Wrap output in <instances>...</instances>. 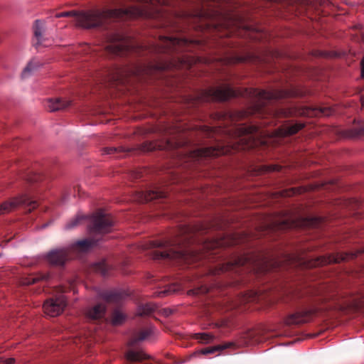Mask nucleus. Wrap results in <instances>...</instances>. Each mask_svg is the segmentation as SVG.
Listing matches in <instances>:
<instances>
[{
  "mask_svg": "<svg viewBox=\"0 0 364 364\" xmlns=\"http://www.w3.org/2000/svg\"><path fill=\"white\" fill-rule=\"evenodd\" d=\"M364 135V127L350 129L348 131V136L351 138Z\"/></svg>",
  "mask_w": 364,
  "mask_h": 364,
  "instance_id": "473e14b6",
  "label": "nucleus"
},
{
  "mask_svg": "<svg viewBox=\"0 0 364 364\" xmlns=\"http://www.w3.org/2000/svg\"><path fill=\"white\" fill-rule=\"evenodd\" d=\"M107 307L102 304H97L87 309L86 316L91 320H97L105 315Z\"/></svg>",
  "mask_w": 364,
  "mask_h": 364,
  "instance_id": "6ab92c4d",
  "label": "nucleus"
},
{
  "mask_svg": "<svg viewBox=\"0 0 364 364\" xmlns=\"http://www.w3.org/2000/svg\"><path fill=\"white\" fill-rule=\"evenodd\" d=\"M157 306L153 303H146L139 306L137 309V314L139 316L149 315L156 311Z\"/></svg>",
  "mask_w": 364,
  "mask_h": 364,
  "instance_id": "a878e982",
  "label": "nucleus"
},
{
  "mask_svg": "<svg viewBox=\"0 0 364 364\" xmlns=\"http://www.w3.org/2000/svg\"><path fill=\"white\" fill-rule=\"evenodd\" d=\"M249 94L252 97L255 103V109L257 112H261L272 101L284 99L291 95V92L288 90H275L267 91L258 89H252Z\"/></svg>",
  "mask_w": 364,
  "mask_h": 364,
  "instance_id": "423d86ee",
  "label": "nucleus"
},
{
  "mask_svg": "<svg viewBox=\"0 0 364 364\" xmlns=\"http://www.w3.org/2000/svg\"><path fill=\"white\" fill-rule=\"evenodd\" d=\"M232 344L230 343H225L223 345H216L214 346H208L205 348H203L200 350H198L196 351V354H201V355H210V354H216L219 355L220 353L229 348Z\"/></svg>",
  "mask_w": 364,
  "mask_h": 364,
  "instance_id": "412c9836",
  "label": "nucleus"
},
{
  "mask_svg": "<svg viewBox=\"0 0 364 364\" xmlns=\"http://www.w3.org/2000/svg\"><path fill=\"white\" fill-rule=\"evenodd\" d=\"M176 290L174 289H172L171 287H168L164 290L159 291L156 292L155 294H156L157 296L164 297V296L171 294L172 292H174Z\"/></svg>",
  "mask_w": 364,
  "mask_h": 364,
  "instance_id": "4c0bfd02",
  "label": "nucleus"
},
{
  "mask_svg": "<svg viewBox=\"0 0 364 364\" xmlns=\"http://www.w3.org/2000/svg\"><path fill=\"white\" fill-rule=\"evenodd\" d=\"M180 246V242L166 240L150 241L148 247L163 249L161 250H156L153 252L154 259H168L188 262V256L191 252L187 250L183 249Z\"/></svg>",
  "mask_w": 364,
  "mask_h": 364,
  "instance_id": "20e7f679",
  "label": "nucleus"
},
{
  "mask_svg": "<svg viewBox=\"0 0 364 364\" xmlns=\"http://www.w3.org/2000/svg\"><path fill=\"white\" fill-rule=\"evenodd\" d=\"M1 256H2V255H1V254H0V257H1Z\"/></svg>",
  "mask_w": 364,
  "mask_h": 364,
  "instance_id": "de8ad7c7",
  "label": "nucleus"
},
{
  "mask_svg": "<svg viewBox=\"0 0 364 364\" xmlns=\"http://www.w3.org/2000/svg\"><path fill=\"white\" fill-rule=\"evenodd\" d=\"M127 319L126 314L120 311L115 309L112 314L111 322L114 326L122 325Z\"/></svg>",
  "mask_w": 364,
  "mask_h": 364,
  "instance_id": "bb28decb",
  "label": "nucleus"
},
{
  "mask_svg": "<svg viewBox=\"0 0 364 364\" xmlns=\"http://www.w3.org/2000/svg\"><path fill=\"white\" fill-rule=\"evenodd\" d=\"M125 358L129 362H141L149 359L150 356L143 350H129L125 354Z\"/></svg>",
  "mask_w": 364,
  "mask_h": 364,
  "instance_id": "4be33fe9",
  "label": "nucleus"
},
{
  "mask_svg": "<svg viewBox=\"0 0 364 364\" xmlns=\"http://www.w3.org/2000/svg\"><path fill=\"white\" fill-rule=\"evenodd\" d=\"M52 278V275L50 273H38L30 278L28 279L27 284H33L35 283H37L40 281H48Z\"/></svg>",
  "mask_w": 364,
  "mask_h": 364,
  "instance_id": "cd10ccee",
  "label": "nucleus"
},
{
  "mask_svg": "<svg viewBox=\"0 0 364 364\" xmlns=\"http://www.w3.org/2000/svg\"><path fill=\"white\" fill-rule=\"evenodd\" d=\"M304 127V124L296 123L294 124H291L287 127L284 129L285 135H293L297 133L299 130L302 129Z\"/></svg>",
  "mask_w": 364,
  "mask_h": 364,
  "instance_id": "c756f323",
  "label": "nucleus"
},
{
  "mask_svg": "<svg viewBox=\"0 0 364 364\" xmlns=\"http://www.w3.org/2000/svg\"><path fill=\"white\" fill-rule=\"evenodd\" d=\"M263 168L265 172H279L282 170V166L278 164L264 166Z\"/></svg>",
  "mask_w": 364,
  "mask_h": 364,
  "instance_id": "e433bc0d",
  "label": "nucleus"
},
{
  "mask_svg": "<svg viewBox=\"0 0 364 364\" xmlns=\"http://www.w3.org/2000/svg\"><path fill=\"white\" fill-rule=\"evenodd\" d=\"M90 224L88 230L92 233H107L109 232L112 226L113 221L109 216L106 215L102 210L89 216Z\"/></svg>",
  "mask_w": 364,
  "mask_h": 364,
  "instance_id": "1a4fd4ad",
  "label": "nucleus"
},
{
  "mask_svg": "<svg viewBox=\"0 0 364 364\" xmlns=\"http://www.w3.org/2000/svg\"><path fill=\"white\" fill-rule=\"evenodd\" d=\"M67 305V299L64 294H60L47 299L43 304V310L47 315L55 317L60 315Z\"/></svg>",
  "mask_w": 364,
  "mask_h": 364,
  "instance_id": "f8f14e48",
  "label": "nucleus"
},
{
  "mask_svg": "<svg viewBox=\"0 0 364 364\" xmlns=\"http://www.w3.org/2000/svg\"><path fill=\"white\" fill-rule=\"evenodd\" d=\"M230 151L228 148L225 147H204L194 150L191 153V158L199 164L205 163L210 157H217L220 155L227 154Z\"/></svg>",
  "mask_w": 364,
  "mask_h": 364,
  "instance_id": "9b49d317",
  "label": "nucleus"
},
{
  "mask_svg": "<svg viewBox=\"0 0 364 364\" xmlns=\"http://www.w3.org/2000/svg\"><path fill=\"white\" fill-rule=\"evenodd\" d=\"M142 72H149V70H146L144 68H136L134 70H131L130 73H132V75L136 76H139Z\"/></svg>",
  "mask_w": 364,
  "mask_h": 364,
  "instance_id": "ea45409f",
  "label": "nucleus"
},
{
  "mask_svg": "<svg viewBox=\"0 0 364 364\" xmlns=\"http://www.w3.org/2000/svg\"><path fill=\"white\" fill-rule=\"evenodd\" d=\"M251 56L250 55H244V56H234L229 60V63H245L251 59Z\"/></svg>",
  "mask_w": 364,
  "mask_h": 364,
  "instance_id": "72a5a7b5",
  "label": "nucleus"
},
{
  "mask_svg": "<svg viewBox=\"0 0 364 364\" xmlns=\"http://www.w3.org/2000/svg\"><path fill=\"white\" fill-rule=\"evenodd\" d=\"M128 294L122 289L105 290L100 293V297L107 303L119 304L127 296Z\"/></svg>",
  "mask_w": 364,
  "mask_h": 364,
  "instance_id": "4468645a",
  "label": "nucleus"
},
{
  "mask_svg": "<svg viewBox=\"0 0 364 364\" xmlns=\"http://www.w3.org/2000/svg\"><path fill=\"white\" fill-rule=\"evenodd\" d=\"M71 105V102L62 98L49 99L47 108L50 112L64 109Z\"/></svg>",
  "mask_w": 364,
  "mask_h": 364,
  "instance_id": "aec40b11",
  "label": "nucleus"
},
{
  "mask_svg": "<svg viewBox=\"0 0 364 364\" xmlns=\"http://www.w3.org/2000/svg\"><path fill=\"white\" fill-rule=\"evenodd\" d=\"M126 151H127V150H125L122 146H119V147H114V146L105 147V148H104L102 149V154H107V155H115L117 154L124 153Z\"/></svg>",
  "mask_w": 364,
  "mask_h": 364,
  "instance_id": "2f4dec72",
  "label": "nucleus"
},
{
  "mask_svg": "<svg viewBox=\"0 0 364 364\" xmlns=\"http://www.w3.org/2000/svg\"><path fill=\"white\" fill-rule=\"evenodd\" d=\"M361 77L364 78V56L363 60H361Z\"/></svg>",
  "mask_w": 364,
  "mask_h": 364,
  "instance_id": "79ce46f5",
  "label": "nucleus"
},
{
  "mask_svg": "<svg viewBox=\"0 0 364 364\" xmlns=\"http://www.w3.org/2000/svg\"><path fill=\"white\" fill-rule=\"evenodd\" d=\"M328 299L326 297H320L316 299L309 304L298 309L295 313L289 314L285 319L287 325H299L309 322L312 317L316 314L325 311H328L333 308L332 306H326L319 307L321 303H325Z\"/></svg>",
  "mask_w": 364,
  "mask_h": 364,
  "instance_id": "39448f33",
  "label": "nucleus"
},
{
  "mask_svg": "<svg viewBox=\"0 0 364 364\" xmlns=\"http://www.w3.org/2000/svg\"><path fill=\"white\" fill-rule=\"evenodd\" d=\"M318 55L322 56V57H326V56H327V53L326 52H319Z\"/></svg>",
  "mask_w": 364,
  "mask_h": 364,
  "instance_id": "37998d69",
  "label": "nucleus"
},
{
  "mask_svg": "<svg viewBox=\"0 0 364 364\" xmlns=\"http://www.w3.org/2000/svg\"><path fill=\"white\" fill-rule=\"evenodd\" d=\"M321 222H322V218L315 217V218H311L309 223L310 225H312V226H318V225H320L321 223Z\"/></svg>",
  "mask_w": 364,
  "mask_h": 364,
  "instance_id": "58836bf2",
  "label": "nucleus"
},
{
  "mask_svg": "<svg viewBox=\"0 0 364 364\" xmlns=\"http://www.w3.org/2000/svg\"><path fill=\"white\" fill-rule=\"evenodd\" d=\"M15 363V359L13 358H0V364H14Z\"/></svg>",
  "mask_w": 364,
  "mask_h": 364,
  "instance_id": "a19ab883",
  "label": "nucleus"
},
{
  "mask_svg": "<svg viewBox=\"0 0 364 364\" xmlns=\"http://www.w3.org/2000/svg\"><path fill=\"white\" fill-rule=\"evenodd\" d=\"M214 336L209 333H198L194 335V338L202 343H211L214 340Z\"/></svg>",
  "mask_w": 364,
  "mask_h": 364,
  "instance_id": "c85d7f7f",
  "label": "nucleus"
},
{
  "mask_svg": "<svg viewBox=\"0 0 364 364\" xmlns=\"http://www.w3.org/2000/svg\"><path fill=\"white\" fill-rule=\"evenodd\" d=\"M36 66L33 65L32 62L28 63L26 67L23 69L21 77L23 78L27 77L32 70L35 69Z\"/></svg>",
  "mask_w": 364,
  "mask_h": 364,
  "instance_id": "c9c22d12",
  "label": "nucleus"
},
{
  "mask_svg": "<svg viewBox=\"0 0 364 364\" xmlns=\"http://www.w3.org/2000/svg\"><path fill=\"white\" fill-rule=\"evenodd\" d=\"M43 176L37 173H30L27 176V181L30 183H37L42 180Z\"/></svg>",
  "mask_w": 364,
  "mask_h": 364,
  "instance_id": "f704fd0d",
  "label": "nucleus"
},
{
  "mask_svg": "<svg viewBox=\"0 0 364 364\" xmlns=\"http://www.w3.org/2000/svg\"><path fill=\"white\" fill-rule=\"evenodd\" d=\"M95 266L96 270L100 272L103 277L109 275L110 267L105 261L100 262L97 263Z\"/></svg>",
  "mask_w": 364,
  "mask_h": 364,
  "instance_id": "7c9ffc66",
  "label": "nucleus"
},
{
  "mask_svg": "<svg viewBox=\"0 0 364 364\" xmlns=\"http://www.w3.org/2000/svg\"><path fill=\"white\" fill-rule=\"evenodd\" d=\"M23 205L28 208V211H31L38 206L37 201L32 200L27 195H21L16 198H13L9 201H5L0 205V215L10 212L14 208Z\"/></svg>",
  "mask_w": 364,
  "mask_h": 364,
  "instance_id": "9d476101",
  "label": "nucleus"
},
{
  "mask_svg": "<svg viewBox=\"0 0 364 364\" xmlns=\"http://www.w3.org/2000/svg\"><path fill=\"white\" fill-rule=\"evenodd\" d=\"M70 252V248L65 246L50 250L43 257L53 266L63 267L69 259Z\"/></svg>",
  "mask_w": 364,
  "mask_h": 364,
  "instance_id": "ddd939ff",
  "label": "nucleus"
},
{
  "mask_svg": "<svg viewBox=\"0 0 364 364\" xmlns=\"http://www.w3.org/2000/svg\"><path fill=\"white\" fill-rule=\"evenodd\" d=\"M191 43V42L186 38L163 36L159 43L151 46V52L167 53L171 58L164 63L155 65L154 69L164 70L176 67L178 63H185L183 58L175 57L174 55L186 51Z\"/></svg>",
  "mask_w": 364,
  "mask_h": 364,
  "instance_id": "f03ea898",
  "label": "nucleus"
},
{
  "mask_svg": "<svg viewBox=\"0 0 364 364\" xmlns=\"http://www.w3.org/2000/svg\"><path fill=\"white\" fill-rule=\"evenodd\" d=\"M136 178H139L141 177V173L139 172L136 173V175L134 176Z\"/></svg>",
  "mask_w": 364,
  "mask_h": 364,
  "instance_id": "c03bdc74",
  "label": "nucleus"
},
{
  "mask_svg": "<svg viewBox=\"0 0 364 364\" xmlns=\"http://www.w3.org/2000/svg\"><path fill=\"white\" fill-rule=\"evenodd\" d=\"M167 197V193L159 188L154 190H149L145 192L141 193L140 200L141 202H149L151 200L159 198H165Z\"/></svg>",
  "mask_w": 364,
  "mask_h": 364,
  "instance_id": "a211bd4d",
  "label": "nucleus"
},
{
  "mask_svg": "<svg viewBox=\"0 0 364 364\" xmlns=\"http://www.w3.org/2000/svg\"><path fill=\"white\" fill-rule=\"evenodd\" d=\"M125 74L119 68H109L102 77V80L112 82H120L123 80Z\"/></svg>",
  "mask_w": 364,
  "mask_h": 364,
  "instance_id": "f3484780",
  "label": "nucleus"
},
{
  "mask_svg": "<svg viewBox=\"0 0 364 364\" xmlns=\"http://www.w3.org/2000/svg\"><path fill=\"white\" fill-rule=\"evenodd\" d=\"M267 270L266 262H257L247 255H240L230 262L218 264L210 270V273L215 276L226 273L240 276L247 272L259 274Z\"/></svg>",
  "mask_w": 364,
  "mask_h": 364,
  "instance_id": "7ed1b4c3",
  "label": "nucleus"
},
{
  "mask_svg": "<svg viewBox=\"0 0 364 364\" xmlns=\"http://www.w3.org/2000/svg\"><path fill=\"white\" fill-rule=\"evenodd\" d=\"M154 327L149 326L136 331L134 333L133 337L129 341L128 346L133 347L138 343L148 339L154 334Z\"/></svg>",
  "mask_w": 364,
  "mask_h": 364,
  "instance_id": "dca6fc26",
  "label": "nucleus"
},
{
  "mask_svg": "<svg viewBox=\"0 0 364 364\" xmlns=\"http://www.w3.org/2000/svg\"><path fill=\"white\" fill-rule=\"evenodd\" d=\"M242 279H241V282H242ZM240 282V280H237V281H236L235 282Z\"/></svg>",
  "mask_w": 364,
  "mask_h": 364,
  "instance_id": "49530a36",
  "label": "nucleus"
},
{
  "mask_svg": "<svg viewBox=\"0 0 364 364\" xmlns=\"http://www.w3.org/2000/svg\"><path fill=\"white\" fill-rule=\"evenodd\" d=\"M43 26L44 22L43 21L38 19L35 21L33 28L34 36L37 40L36 46H38L41 43L43 33Z\"/></svg>",
  "mask_w": 364,
  "mask_h": 364,
  "instance_id": "b1692460",
  "label": "nucleus"
},
{
  "mask_svg": "<svg viewBox=\"0 0 364 364\" xmlns=\"http://www.w3.org/2000/svg\"><path fill=\"white\" fill-rule=\"evenodd\" d=\"M363 253H364V248H363L360 250H358L357 252H355L343 253V254L338 255L336 257H333V258L332 259H330L329 262L339 263L343 261H347L349 259H355Z\"/></svg>",
  "mask_w": 364,
  "mask_h": 364,
  "instance_id": "5701e85b",
  "label": "nucleus"
},
{
  "mask_svg": "<svg viewBox=\"0 0 364 364\" xmlns=\"http://www.w3.org/2000/svg\"><path fill=\"white\" fill-rule=\"evenodd\" d=\"M88 218V215L77 214L75 217L73 218L65 223L64 228L65 230H72L77 227L82 223V220H85Z\"/></svg>",
  "mask_w": 364,
  "mask_h": 364,
  "instance_id": "393cba45",
  "label": "nucleus"
},
{
  "mask_svg": "<svg viewBox=\"0 0 364 364\" xmlns=\"http://www.w3.org/2000/svg\"><path fill=\"white\" fill-rule=\"evenodd\" d=\"M238 95V91L234 90L230 85L225 84L216 88L210 87L202 90L198 95V100L201 102H223Z\"/></svg>",
  "mask_w": 364,
  "mask_h": 364,
  "instance_id": "6e6552de",
  "label": "nucleus"
},
{
  "mask_svg": "<svg viewBox=\"0 0 364 364\" xmlns=\"http://www.w3.org/2000/svg\"><path fill=\"white\" fill-rule=\"evenodd\" d=\"M318 112H319L320 113H321V114H326V113H325V109H320L318 110Z\"/></svg>",
  "mask_w": 364,
  "mask_h": 364,
  "instance_id": "a18cd8bd",
  "label": "nucleus"
},
{
  "mask_svg": "<svg viewBox=\"0 0 364 364\" xmlns=\"http://www.w3.org/2000/svg\"><path fill=\"white\" fill-rule=\"evenodd\" d=\"M97 240L94 238H85L81 240H77L68 245V247L70 248V252L73 250H80L82 252H87L94 247L97 246Z\"/></svg>",
  "mask_w": 364,
  "mask_h": 364,
  "instance_id": "2eb2a0df",
  "label": "nucleus"
},
{
  "mask_svg": "<svg viewBox=\"0 0 364 364\" xmlns=\"http://www.w3.org/2000/svg\"><path fill=\"white\" fill-rule=\"evenodd\" d=\"M144 15L143 9L132 6L114 9H92L77 13L75 11H64L55 15L56 18L76 17V26L83 28L100 26L102 20L108 18H138Z\"/></svg>",
  "mask_w": 364,
  "mask_h": 364,
  "instance_id": "f257e3e1",
  "label": "nucleus"
},
{
  "mask_svg": "<svg viewBox=\"0 0 364 364\" xmlns=\"http://www.w3.org/2000/svg\"><path fill=\"white\" fill-rule=\"evenodd\" d=\"M106 38L109 43L106 50L110 54L124 55L134 48L129 38L121 31L110 32L107 33Z\"/></svg>",
  "mask_w": 364,
  "mask_h": 364,
  "instance_id": "0eeeda50",
  "label": "nucleus"
}]
</instances>
